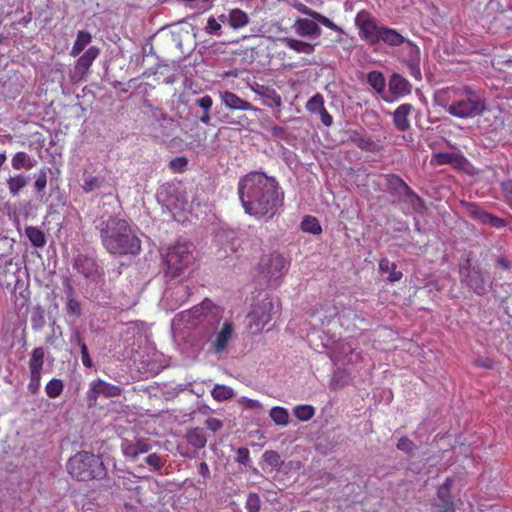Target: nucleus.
Listing matches in <instances>:
<instances>
[{"label":"nucleus","instance_id":"nucleus-16","mask_svg":"<svg viewBox=\"0 0 512 512\" xmlns=\"http://www.w3.org/2000/svg\"><path fill=\"white\" fill-rule=\"evenodd\" d=\"M412 85L400 74H393L389 80V92L392 98L384 97L387 102L393 101L396 98L406 96L411 93Z\"/></svg>","mask_w":512,"mask_h":512},{"label":"nucleus","instance_id":"nucleus-35","mask_svg":"<svg viewBox=\"0 0 512 512\" xmlns=\"http://www.w3.org/2000/svg\"><path fill=\"white\" fill-rule=\"evenodd\" d=\"M269 415L276 425L286 426L289 423V413L288 410L284 407H273L270 410Z\"/></svg>","mask_w":512,"mask_h":512},{"label":"nucleus","instance_id":"nucleus-45","mask_svg":"<svg viewBox=\"0 0 512 512\" xmlns=\"http://www.w3.org/2000/svg\"><path fill=\"white\" fill-rule=\"evenodd\" d=\"M205 32L209 35H214V36L219 37L222 35V25L215 17L210 16L207 20Z\"/></svg>","mask_w":512,"mask_h":512},{"label":"nucleus","instance_id":"nucleus-10","mask_svg":"<svg viewBox=\"0 0 512 512\" xmlns=\"http://www.w3.org/2000/svg\"><path fill=\"white\" fill-rule=\"evenodd\" d=\"M45 350L43 347H36L32 350L29 361V383L27 389L32 395H37L41 387V375L44 366Z\"/></svg>","mask_w":512,"mask_h":512},{"label":"nucleus","instance_id":"nucleus-3","mask_svg":"<svg viewBox=\"0 0 512 512\" xmlns=\"http://www.w3.org/2000/svg\"><path fill=\"white\" fill-rule=\"evenodd\" d=\"M439 104L457 118H473L485 110V101L469 86L447 87L437 94Z\"/></svg>","mask_w":512,"mask_h":512},{"label":"nucleus","instance_id":"nucleus-13","mask_svg":"<svg viewBox=\"0 0 512 512\" xmlns=\"http://www.w3.org/2000/svg\"><path fill=\"white\" fill-rule=\"evenodd\" d=\"M462 281L467 284L476 294L483 295L486 292V283L478 268L472 267L470 260H466L459 270Z\"/></svg>","mask_w":512,"mask_h":512},{"label":"nucleus","instance_id":"nucleus-5","mask_svg":"<svg viewBox=\"0 0 512 512\" xmlns=\"http://www.w3.org/2000/svg\"><path fill=\"white\" fill-rule=\"evenodd\" d=\"M219 320H211L206 317L201 322L200 329L203 336L210 342V351L216 355L224 353L228 343L234 336V326L231 322H225L218 332H215Z\"/></svg>","mask_w":512,"mask_h":512},{"label":"nucleus","instance_id":"nucleus-40","mask_svg":"<svg viewBox=\"0 0 512 512\" xmlns=\"http://www.w3.org/2000/svg\"><path fill=\"white\" fill-rule=\"evenodd\" d=\"M324 107V97L320 93L313 95L306 103V109L311 113H318Z\"/></svg>","mask_w":512,"mask_h":512},{"label":"nucleus","instance_id":"nucleus-30","mask_svg":"<svg viewBox=\"0 0 512 512\" xmlns=\"http://www.w3.org/2000/svg\"><path fill=\"white\" fill-rule=\"evenodd\" d=\"M92 36L89 32L81 30L78 31L76 39L71 49V55L73 57L78 56L85 47L91 42Z\"/></svg>","mask_w":512,"mask_h":512},{"label":"nucleus","instance_id":"nucleus-41","mask_svg":"<svg viewBox=\"0 0 512 512\" xmlns=\"http://www.w3.org/2000/svg\"><path fill=\"white\" fill-rule=\"evenodd\" d=\"M75 340L81 349V360H82L83 365L87 368H91L93 366V362L89 355V351H88V347H87L86 343L84 342V340L80 334L76 335Z\"/></svg>","mask_w":512,"mask_h":512},{"label":"nucleus","instance_id":"nucleus-38","mask_svg":"<svg viewBox=\"0 0 512 512\" xmlns=\"http://www.w3.org/2000/svg\"><path fill=\"white\" fill-rule=\"evenodd\" d=\"M293 412L298 420L308 421L314 416L315 409L311 405H298L294 408Z\"/></svg>","mask_w":512,"mask_h":512},{"label":"nucleus","instance_id":"nucleus-2","mask_svg":"<svg viewBox=\"0 0 512 512\" xmlns=\"http://www.w3.org/2000/svg\"><path fill=\"white\" fill-rule=\"evenodd\" d=\"M101 244L113 256H136L140 254L141 240L129 220L109 216L97 226Z\"/></svg>","mask_w":512,"mask_h":512},{"label":"nucleus","instance_id":"nucleus-64","mask_svg":"<svg viewBox=\"0 0 512 512\" xmlns=\"http://www.w3.org/2000/svg\"><path fill=\"white\" fill-rule=\"evenodd\" d=\"M220 23H223V24H228V14H221L218 16V19H217Z\"/></svg>","mask_w":512,"mask_h":512},{"label":"nucleus","instance_id":"nucleus-47","mask_svg":"<svg viewBox=\"0 0 512 512\" xmlns=\"http://www.w3.org/2000/svg\"><path fill=\"white\" fill-rule=\"evenodd\" d=\"M483 224H488L495 228H503L506 225V221L503 218L487 212V214L484 215Z\"/></svg>","mask_w":512,"mask_h":512},{"label":"nucleus","instance_id":"nucleus-49","mask_svg":"<svg viewBox=\"0 0 512 512\" xmlns=\"http://www.w3.org/2000/svg\"><path fill=\"white\" fill-rule=\"evenodd\" d=\"M397 448L405 453H411L414 448L415 444L413 441H411L408 437L403 436L401 437L397 442Z\"/></svg>","mask_w":512,"mask_h":512},{"label":"nucleus","instance_id":"nucleus-26","mask_svg":"<svg viewBox=\"0 0 512 512\" xmlns=\"http://www.w3.org/2000/svg\"><path fill=\"white\" fill-rule=\"evenodd\" d=\"M283 45L287 48L297 52V53H305L312 54L315 50V44H311L302 40H298L295 38H283L281 39Z\"/></svg>","mask_w":512,"mask_h":512},{"label":"nucleus","instance_id":"nucleus-25","mask_svg":"<svg viewBox=\"0 0 512 512\" xmlns=\"http://www.w3.org/2000/svg\"><path fill=\"white\" fill-rule=\"evenodd\" d=\"M36 163V160L24 151L17 152L11 159V166L14 170H31Z\"/></svg>","mask_w":512,"mask_h":512},{"label":"nucleus","instance_id":"nucleus-56","mask_svg":"<svg viewBox=\"0 0 512 512\" xmlns=\"http://www.w3.org/2000/svg\"><path fill=\"white\" fill-rule=\"evenodd\" d=\"M474 365L485 369H493L494 361L489 357L479 358L474 361Z\"/></svg>","mask_w":512,"mask_h":512},{"label":"nucleus","instance_id":"nucleus-39","mask_svg":"<svg viewBox=\"0 0 512 512\" xmlns=\"http://www.w3.org/2000/svg\"><path fill=\"white\" fill-rule=\"evenodd\" d=\"M66 311L69 315L76 317L81 316V305L78 300L73 297V290L69 288V294L67 297Z\"/></svg>","mask_w":512,"mask_h":512},{"label":"nucleus","instance_id":"nucleus-52","mask_svg":"<svg viewBox=\"0 0 512 512\" xmlns=\"http://www.w3.org/2000/svg\"><path fill=\"white\" fill-rule=\"evenodd\" d=\"M44 324H45V320H44L43 313L41 311L36 312L31 317V325H32L33 330H40V329H42Z\"/></svg>","mask_w":512,"mask_h":512},{"label":"nucleus","instance_id":"nucleus-15","mask_svg":"<svg viewBox=\"0 0 512 512\" xmlns=\"http://www.w3.org/2000/svg\"><path fill=\"white\" fill-rule=\"evenodd\" d=\"M314 19L307 18H296L294 21L292 28L295 33L300 37H310V38H319L321 36L322 30Z\"/></svg>","mask_w":512,"mask_h":512},{"label":"nucleus","instance_id":"nucleus-58","mask_svg":"<svg viewBox=\"0 0 512 512\" xmlns=\"http://www.w3.org/2000/svg\"><path fill=\"white\" fill-rule=\"evenodd\" d=\"M198 472L203 478H205V479L210 478V469L206 462H201L199 464Z\"/></svg>","mask_w":512,"mask_h":512},{"label":"nucleus","instance_id":"nucleus-48","mask_svg":"<svg viewBox=\"0 0 512 512\" xmlns=\"http://www.w3.org/2000/svg\"><path fill=\"white\" fill-rule=\"evenodd\" d=\"M145 462L153 467L154 469L156 470H160L163 465H164V462L161 458L160 455H158L157 453H151L149 454L146 458H145Z\"/></svg>","mask_w":512,"mask_h":512},{"label":"nucleus","instance_id":"nucleus-55","mask_svg":"<svg viewBox=\"0 0 512 512\" xmlns=\"http://www.w3.org/2000/svg\"><path fill=\"white\" fill-rule=\"evenodd\" d=\"M250 460L249 450L245 447H241L237 451V461L241 464H247Z\"/></svg>","mask_w":512,"mask_h":512},{"label":"nucleus","instance_id":"nucleus-62","mask_svg":"<svg viewBox=\"0 0 512 512\" xmlns=\"http://www.w3.org/2000/svg\"><path fill=\"white\" fill-rule=\"evenodd\" d=\"M272 134L276 137H280L285 133V129L281 126L272 127Z\"/></svg>","mask_w":512,"mask_h":512},{"label":"nucleus","instance_id":"nucleus-22","mask_svg":"<svg viewBox=\"0 0 512 512\" xmlns=\"http://www.w3.org/2000/svg\"><path fill=\"white\" fill-rule=\"evenodd\" d=\"M383 42L388 46L397 47L406 42L405 37L396 29L383 26L379 34V43Z\"/></svg>","mask_w":512,"mask_h":512},{"label":"nucleus","instance_id":"nucleus-8","mask_svg":"<svg viewBox=\"0 0 512 512\" xmlns=\"http://www.w3.org/2000/svg\"><path fill=\"white\" fill-rule=\"evenodd\" d=\"M289 263L279 253H272L261 257L258 264L259 274L262 275L267 282L271 283L280 279L287 271Z\"/></svg>","mask_w":512,"mask_h":512},{"label":"nucleus","instance_id":"nucleus-28","mask_svg":"<svg viewBox=\"0 0 512 512\" xmlns=\"http://www.w3.org/2000/svg\"><path fill=\"white\" fill-rule=\"evenodd\" d=\"M187 442L196 449H202L206 446L207 437L202 428L195 427L186 434Z\"/></svg>","mask_w":512,"mask_h":512},{"label":"nucleus","instance_id":"nucleus-59","mask_svg":"<svg viewBox=\"0 0 512 512\" xmlns=\"http://www.w3.org/2000/svg\"><path fill=\"white\" fill-rule=\"evenodd\" d=\"M409 72L416 80H421V70L418 64H410Z\"/></svg>","mask_w":512,"mask_h":512},{"label":"nucleus","instance_id":"nucleus-7","mask_svg":"<svg viewBox=\"0 0 512 512\" xmlns=\"http://www.w3.org/2000/svg\"><path fill=\"white\" fill-rule=\"evenodd\" d=\"M355 26L361 40L374 46L379 43V34L383 26L376 23V19L367 10H360L355 16Z\"/></svg>","mask_w":512,"mask_h":512},{"label":"nucleus","instance_id":"nucleus-53","mask_svg":"<svg viewBox=\"0 0 512 512\" xmlns=\"http://www.w3.org/2000/svg\"><path fill=\"white\" fill-rule=\"evenodd\" d=\"M196 104L199 107H201L205 112H207V111H210L212 104H213V100H212L211 96L205 95V96L197 99Z\"/></svg>","mask_w":512,"mask_h":512},{"label":"nucleus","instance_id":"nucleus-23","mask_svg":"<svg viewBox=\"0 0 512 512\" xmlns=\"http://www.w3.org/2000/svg\"><path fill=\"white\" fill-rule=\"evenodd\" d=\"M100 49L96 46L89 47L83 55H81L76 62V70L81 73H86L91 67L94 60L99 56Z\"/></svg>","mask_w":512,"mask_h":512},{"label":"nucleus","instance_id":"nucleus-17","mask_svg":"<svg viewBox=\"0 0 512 512\" xmlns=\"http://www.w3.org/2000/svg\"><path fill=\"white\" fill-rule=\"evenodd\" d=\"M293 7L298 12L311 17L312 19L316 20L317 22H319L320 24H322L325 27H327L333 31H336V32L341 31L340 27H338L332 20H330L325 15H322L321 13L309 8L305 4L295 1L293 4Z\"/></svg>","mask_w":512,"mask_h":512},{"label":"nucleus","instance_id":"nucleus-11","mask_svg":"<svg viewBox=\"0 0 512 512\" xmlns=\"http://www.w3.org/2000/svg\"><path fill=\"white\" fill-rule=\"evenodd\" d=\"M386 185L389 192L398 197H405V201L414 205H423V200L408 186V184L396 174L386 175Z\"/></svg>","mask_w":512,"mask_h":512},{"label":"nucleus","instance_id":"nucleus-18","mask_svg":"<svg viewBox=\"0 0 512 512\" xmlns=\"http://www.w3.org/2000/svg\"><path fill=\"white\" fill-rule=\"evenodd\" d=\"M413 106L409 103L401 104L396 108L393 113V123L396 129L400 132H405L410 129L411 124L409 116L411 115Z\"/></svg>","mask_w":512,"mask_h":512},{"label":"nucleus","instance_id":"nucleus-33","mask_svg":"<svg viewBox=\"0 0 512 512\" xmlns=\"http://www.w3.org/2000/svg\"><path fill=\"white\" fill-rule=\"evenodd\" d=\"M460 160V156L452 152L434 153L431 158V165L455 164Z\"/></svg>","mask_w":512,"mask_h":512},{"label":"nucleus","instance_id":"nucleus-6","mask_svg":"<svg viewBox=\"0 0 512 512\" xmlns=\"http://www.w3.org/2000/svg\"><path fill=\"white\" fill-rule=\"evenodd\" d=\"M192 260L193 256L188 244L177 243L169 247L164 259L166 275L171 278L180 276Z\"/></svg>","mask_w":512,"mask_h":512},{"label":"nucleus","instance_id":"nucleus-9","mask_svg":"<svg viewBox=\"0 0 512 512\" xmlns=\"http://www.w3.org/2000/svg\"><path fill=\"white\" fill-rule=\"evenodd\" d=\"M274 314V304L269 297L256 303L248 314V326L253 334L260 332L267 325Z\"/></svg>","mask_w":512,"mask_h":512},{"label":"nucleus","instance_id":"nucleus-21","mask_svg":"<svg viewBox=\"0 0 512 512\" xmlns=\"http://www.w3.org/2000/svg\"><path fill=\"white\" fill-rule=\"evenodd\" d=\"M349 138L352 143H354L358 148L367 152H376L378 151V145L375 141H373L369 136L365 133L359 132L357 130H353L349 134Z\"/></svg>","mask_w":512,"mask_h":512},{"label":"nucleus","instance_id":"nucleus-57","mask_svg":"<svg viewBox=\"0 0 512 512\" xmlns=\"http://www.w3.org/2000/svg\"><path fill=\"white\" fill-rule=\"evenodd\" d=\"M318 114L320 115L321 121L325 126L329 127L332 125L333 118L325 107L321 111H319Z\"/></svg>","mask_w":512,"mask_h":512},{"label":"nucleus","instance_id":"nucleus-27","mask_svg":"<svg viewBox=\"0 0 512 512\" xmlns=\"http://www.w3.org/2000/svg\"><path fill=\"white\" fill-rule=\"evenodd\" d=\"M29 176L19 173L13 176H10L7 179V187L12 196H17L19 192L27 186L29 183Z\"/></svg>","mask_w":512,"mask_h":512},{"label":"nucleus","instance_id":"nucleus-32","mask_svg":"<svg viewBox=\"0 0 512 512\" xmlns=\"http://www.w3.org/2000/svg\"><path fill=\"white\" fill-rule=\"evenodd\" d=\"M301 230L306 233H310L313 235H319L322 232V227L320 225L319 220L311 215H306L301 221L300 224Z\"/></svg>","mask_w":512,"mask_h":512},{"label":"nucleus","instance_id":"nucleus-44","mask_svg":"<svg viewBox=\"0 0 512 512\" xmlns=\"http://www.w3.org/2000/svg\"><path fill=\"white\" fill-rule=\"evenodd\" d=\"M464 205L466 206L469 216L483 224L484 215H486L487 212L482 210L481 207L475 203H464Z\"/></svg>","mask_w":512,"mask_h":512},{"label":"nucleus","instance_id":"nucleus-37","mask_svg":"<svg viewBox=\"0 0 512 512\" xmlns=\"http://www.w3.org/2000/svg\"><path fill=\"white\" fill-rule=\"evenodd\" d=\"M64 389V383L61 379L53 378L45 385V392L49 398L59 397Z\"/></svg>","mask_w":512,"mask_h":512},{"label":"nucleus","instance_id":"nucleus-60","mask_svg":"<svg viewBox=\"0 0 512 512\" xmlns=\"http://www.w3.org/2000/svg\"><path fill=\"white\" fill-rule=\"evenodd\" d=\"M497 267L503 269V270H509L510 269V263L505 257H499L496 261Z\"/></svg>","mask_w":512,"mask_h":512},{"label":"nucleus","instance_id":"nucleus-54","mask_svg":"<svg viewBox=\"0 0 512 512\" xmlns=\"http://www.w3.org/2000/svg\"><path fill=\"white\" fill-rule=\"evenodd\" d=\"M205 426L212 432H217L222 428L223 423L221 420L211 417L205 421Z\"/></svg>","mask_w":512,"mask_h":512},{"label":"nucleus","instance_id":"nucleus-24","mask_svg":"<svg viewBox=\"0 0 512 512\" xmlns=\"http://www.w3.org/2000/svg\"><path fill=\"white\" fill-rule=\"evenodd\" d=\"M249 22L248 14L239 8L231 9L228 13V25L234 30L244 28Z\"/></svg>","mask_w":512,"mask_h":512},{"label":"nucleus","instance_id":"nucleus-34","mask_svg":"<svg viewBox=\"0 0 512 512\" xmlns=\"http://www.w3.org/2000/svg\"><path fill=\"white\" fill-rule=\"evenodd\" d=\"M367 82L377 92L383 93L386 86L384 75L379 71L369 72L367 75Z\"/></svg>","mask_w":512,"mask_h":512},{"label":"nucleus","instance_id":"nucleus-46","mask_svg":"<svg viewBox=\"0 0 512 512\" xmlns=\"http://www.w3.org/2000/svg\"><path fill=\"white\" fill-rule=\"evenodd\" d=\"M47 186V171L46 169H41L34 183V188L37 193H41L45 190Z\"/></svg>","mask_w":512,"mask_h":512},{"label":"nucleus","instance_id":"nucleus-12","mask_svg":"<svg viewBox=\"0 0 512 512\" xmlns=\"http://www.w3.org/2000/svg\"><path fill=\"white\" fill-rule=\"evenodd\" d=\"M123 389L120 386L108 383L100 378L91 382L87 391L89 405L95 404L99 396L113 398L120 396Z\"/></svg>","mask_w":512,"mask_h":512},{"label":"nucleus","instance_id":"nucleus-42","mask_svg":"<svg viewBox=\"0 0 512 512\" xmlns=\"http://www.w3.org/2000/svg\"><path fill=\"white\" fill-rule=\"evenodd\" d=\"M245 508L247 512H259L261 509V499L257 493L250 492L247 495Z\"/></svg>","mask_w":512,"mask_h":512},{"label":"nucleus","instance_id":"nucleus-43","mask_svg":"<svg viewBox=\"0 0 512 512\" xmlns=\"http://www.w3.org/2000/svg\"><path fill=\"white\" fill-rule=\"evenodd\" d=\"M103 180L98 176H88L84 178L82 189L85 193H90L101 187Z\"/></svg>","mask_w":512,"mask_h":512},{"label":"nucleus","instance_id":"nucleus-31","mask_svg":"<svg viewBox=\"0 0 512 512\" xmlns=\"http://www.w3.org/2000/svg\"><path fill=\"white\" fill-rule=\"evenodd\" d=\"M25 234L35 248H42L46 244V237L42 230L37 227L29 226L25 229Z\"/></svg>","mask_w":512,"mask_h":512},{"label":"nucleus","instance_id":"nucleus-4","mask_svg":"<svg viewBox=\"0 0 512 512\" xmlns=\"http://www.w3.org/2000/svg\"><path fill=\"white\" fill-rule=\"evenodd\" d=\"M67 471L78 481L103 479L107 472L101 457L87 451L72 456L67 462Z\"/></svg>","mask_w":512,"mask_h":512},{"label":"nucleus","instance_id":"nucleus-14","mask_svg":"<svg viewBox=\"0 0 512 512\" xmlns=\"http://www.w3.org/2000/svg\"><path fill=\"white\" fill-rule=\"evenodd\" d=\"M123 455L126 458L135 460L139 455L148 453L152 449V442L148 438L125 439L121 443Z\"/></svg>","mask_w":512,"mask_h":512},{"label":"nucleus","instance_id":"nucleus-20","mask_svg":"<svg viewBox=\"0 0 512 512\" xmlns=\"http://www.w3.org/2000/svg\"><path fill=\"white\" fill-rule=\"evenodd\" d=\"M451 482V479L447 478L437 490V497L440 501L437 507L440 512H455V505L451 499Z\"/></svg>","mask_w":512,"mask_h":512},{"label":"nucleus","instance_id":"nucleus-61","mask_svg":"<svg viewBox=\"0 0 512 512\" xmlns=\"http://www.w3.org/2000/svg\"><path fill=\"white\" fill-rule=\"evenodd\" d=\"M243 403L245 404V407L250 409H257L261 407V404L254 399H245Z\"/></svg>","mask_w":512,"mask_h":512},{"label":"nucleus","instance_id":"nucleus-51","mask_svg":"<svg viewBox=\"0 0 512 512\" xmlns=\"http://www.w3.org/2000/svg\"><path fill=\"white\" fill-rule=\"evenodd\" d=\"M501 189L504 194V197L512 208V180H507L501 183Z\"/></svg>","mask_w":512,"mask_h":512},{"label":"nucleus","instance_id":"nucleus-1","mask_svg":"<svg viewBox=\"0 0 512 512\" xmlns=\"http://www.w3.org/2000/svg\"><path fill=\"white\" fill-rule=\"evenodd\" d=\"M238 196L244 211L257 219L272 218L283 202V193L279 192L275 178L259 171L239 179Z\"/></svg>","mask_w":512,"mask_h":512},{"label":"nucleus","instance_id":"nucleus-29","mask_svg":"<svg viewBox=\"0 0 512 512\" xmlns=\"http://www.w3.org/2000/svg\"><path fill=\"white\" fill-rule=\"evenodd\" d=\"M397 265L394 262H390L387 258H382L379 261V270L381 273H389L388 281L391 283L398 282L402 279L403 274L401 271L396 270Z\"/></svg>","mask_w":512,"mask_h":512},{"label":"nucleus","instance_id":"nucleus-63","mask_svg":"<svg viewBox=\"0 0 512 512\" xmlns=\"http://www.w3.org/2000/svg\"><path fill=\"white\" fill-rule=\"evenodd\" d=\"M210 120H211V117H210L209 111H207V112L204 111V114L200 117V121L204 124H209Z\"/></svg>","mask_w":512,"mask_h":512},{"label":"nucleus","instance_id":"nucleus-50","mask_svg":"<svg viewBox=\"0 0 512 512\" xmlns=\"http://www.w3.org/2000/svg\"><path fill=\"white\" fill-rule=\"evenodd\" d=\"M188 164L185 157H176L169 163V167L175 172H183Z\"/></svg>","mask_w":512,"mask_h":512},{"label":"nucleus","instance_id":"nucleus-19","mask_svg":"<svg viewBox=\"0 0 512 512\" xmlns=\"http://www.w3.org/2000/svg\"><path fill=\"white\" fill-rule=\"evenodd\" d=\"M221 103L228 109L249 111L253 109L250 102L240 98L235 93L230 91L220 92Z\"/></svg>","mask_w":512,"mask_h":512},{"label":"nucleus","instance_id":"nucleus-36","mask_svg":"<svg viewBox=\"0 0 512 512\" xmlns=\"http://www.w3.org/2000/svg\"><path fill=\"white\" fill-rule=\"evenodd\" d=\"M212 397L216 401H225L234 397V391L231 387L217 384L211 391Z\"/></svg>","mask_w":512,"mask_h":512}]
</instances>
